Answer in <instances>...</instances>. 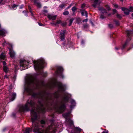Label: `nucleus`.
Wrapping results in <instances>:
<instances>
[{
    "label": "nucleus",
    "instance_id": "1",
    "mask_svg": "<svg viewBox=\"0 0 133 133\" xmlns=\"http://www.w3.org/2000/svg\"><path fill=\"white\" fill-rule=\"evenodd\" d=\"M35 103L34 101L31 99H28L25 105L21 107L19 110L22 112H23L25 111H29L30 108H31L32 109L31 111V121L32 122V128L34 132L38 133H49V130L46 129L45 130H41L38 128V124H35V122L38 119V116L37 113L35 111V110L33 109L35 105Z\"/></svg>",
    "mask_w": 133,
    "mask_h": 133
},
{
    "label": "nucleus",
    "instance_id": "2",
    "mask_svg": "<svg viewBox=\"0 0 133 133\" xmlns=\"http://www.w3.org/2000/svg\"><path fill=\"white\" fill-rule=\"evenodd\" d=\"M58 86V90L60 92H63L66 89V86L60 82H57L56 78H54L50 79V88L55 87L56 86Z\"/></svg>",
    "mask_w": 133,
    "mask_h": 133
},
{
    "label": "nucleus",
    "instance_id": "3",
    "mask_svg": "<svg viewBox=\"0 0 133 133\" xmlns=\"http://www.w3.org/2000/svg\"><path fill=\"white\" fill-rule=\"evenodd\" d=\"M33 63L34 65V67L35 70H39L44 68V66L46 65L44 60L42 59H40L37 61H33Z\"/></svg>",
    "mask_w": 133,
    "mask_h": 133
},
{
    "label": "nucleus",
    "instance_id": "4",
    "mask_svg": "<svg viewBox=\"0 0 133 133\" xmlns=\"http://www.w3.org/2000/svg\"><path fill=\"white\" fill-rule=\"evenodd\" d=\"M32 95V96L34 97H37L41 99L42 101L44 102L45 104L46 105L48 104V103L50 101L49 98L41 92L38 93H33V92Z\"/></svg>",
    "mask_w": 133,
    "mask_h": 133
},
{
    "label": "nucleus",
    "instance_id": "5",
    "mask_svg": "<svg viewBox=\"0 0 133 133\" xmlns=\"http://www.w3.org/2000/svg\"><path fill=\"white\" fill-rule=\"evenodd\" d=\"M27 81L29 84H33L35 86V89H38L40 87V83L39 81L35 80L33 77H29L27 79Z\"/></svg>",
    "mask_w": 133,
    "mask_h": 133
},
{
    "label": "nucleus",
    "instance_id": "6",
    "mask_svg": "<svg viewBox=\"0 0 133 133\" xmlns=\"http://www.w3.org/2000/svg\"><path fill=\"white\" fill-rule=\"evenodd\" d=\"M61 104L62 105L59 107H58L57 104H56L54 105V108L56 112L59 113H63L66 108V105L65 104Z\"/></svg>",
    "mask_w": 133,
    "mask_h": 133
},
{
    "label": "nucleus",
    "instance_id": "7",
    "mask_svg": "<svg viewBox=\"0 0 133 133\" xmlns=\"http://www.w3.org/2000/svg\"><path fill=\"white\" fill-rule=\"evenodd\" d=\"M50 130H52L50 133H55L56 131V128L57 127L56 123L54 119L52 118L50 120Z\"/></svg>",
    "mask_w": 133,
    "mask_h": 133
},
{
    "label": "nucleus",
    "instance_id": "8",
    "mask_svg": "<svg viewBox=\"0 0 133 133\" xmlns=\"http://www.w3.org/2000/svg\"><path fill=\"white\" fill-rule=\"evenodd\" d=\"M29 63V61H26L25 60H21L20 62V66L21 67H22V69L24 70L28 68V64Z\"/></svg>",
    "mask_w": 133,
    "mask_h": 133
},
{
    "label": "nucleus",
    "instance_id": "9",
    "mask_svg": "<svg viewBox=\"0 0 133 133\" xmlns=\"http://www.w3.org/2000/svg\"><path fill=\"white\" fill-rule=\"evenodd\" d=\"M63 71V69L62 67L58 66L56 68V70L55 72V74L56 76L59 75L61 78H63L64 76L62 74V73Z\"/></svg>",
    "mask_w": 133,
    "mask_h": 133
},
{
    "label": "nucleus",
    "instance_id": "10",
    "mask_svg": "<svg viewBox=\"0 0 133 133\" xmlns=\"http://www.w3.org/2000/svg\"><path fill=\"white\" fill-rule=\"evenodd\" d=\"M38 108L36 109V111L38 112H42L44 111L45 108L43 106V104L40 101L38 102Z\"/></svg>",
    "mask_w": 133,
    "mask_h": 133
},
{
    "label": "nucleus",
    "instance_id": "11",
    "mask_svg": "<svg viewBox=\"0 0 133 133\" xmlns=\"http://www.w3.org/2000/svg\"><path fill=\"white\" fill-rule=\"evenodd\" d=\"M31 2L34 3V5L36 6L38 8H41L42 5L39 0H31Z\"/></svg>",
    "mask_w": 133,
    "mask_h": 133
},
{
    "label": "nucleus",
    "instance_id": "12",
    "mask_svg": "<svg viewBox=\"0 0 133 133\" xmlns=\"http://www.w3.org/2000/svg\"><path fill=\"white\" fill-rule=\"evenodd\" d=\"M31 2L34 3V5L36 6L38 8H41L42 5L39 0H31Z\"/></svg>",
    "mask_w": 133,
    "mask_h": 133
},
{
    "label": "nucleus",
    "instance_id": "13",
    "mask_svg": "<svg viewBox=\"0 0 133 133\" xmlns=\"http://www.w3.org/2000/svg\"><path fill=\"white\" fill-rule=\"evenodd\" d=\"M69 98L68 97V95L66 94H65L64 96L63 97L62 99L61 102V104L65 103L68 101Z\"/></svg>",
    "mask_w": 133,
    "mask_h": 133
},
{
    "label": "nucleus",
    "instance_id": "14",
    "mask_svg": "<svg viewBox=\"0 0 133 133\" xmlns=\"http://www.w3.org/2000/svg\"><path fill=\"white\" fill-rule=\"evenodd\" d=\"M121 9L124 11V14L126 15H128L129 14V9L125 7H121Z\"/></svg>",
    "mask_w": 133,
    "mask_h": 133
},
{
    "label": "nucleus",
    "instance_id": "15",
    "mask_svg": "<svg viewBox=\"0 0 133 133\" xmlns=\"http://www.w3.org/2000/svg\"><path fill=\"white\" fill-rule=\"evenodd\" d=\"M51 95L55 98H58L60 96V95L58 91H56Z\"/></svg>",
    "mask_w": 133,
    "mask_h": 133
},
{
    "label": "nucleus",
    "instance_id": "16",
    "mask_svg": "<svg viewBox=\"0 0 133 133\" xmlns=\"http://www.w3.org/2000/svg\"><path fill=\"white\" fill-rule=\"evenodd\" d=\"M9 51L11 57L12 58H14L15 55V53L13 50L11 49H10Z\"/></svg>",
    "mask_w": 133,
    "mask_h": 133
},
{
    "label": "nucleus",
    "instance_id": "17",
    "mask_svg": "<svg viewBox=\"0 0 133 133\" xmlns=\"http://www.w3.org/2000/svg\"><path fill=\"white\" fill-rule=\"evenodd\" d=\"M92 6L94 8H96L99 0H92Z\"/></svg>",
    "mask_w": 133,
    "mask_h": 133
},
{
    "label": "nucleus",
    "instance_id": "18",
    "mask_svg": "<svg viewBox=\"0 0 133 133\" xmlns=\"http://www.w3.org/2000/svg\"><path fill=\"white\" fill-rule=\"evenodd\" d=\"M25 91L30 95H31L32 94L33 92L32 89L29 88V87H27L25 89Z\"/></svg>",
    "mask_w": 133,
    "mask_h": 133
},
{
    "label": "nucleus",
    "instance_id": "19",
    "mask_svg": "<svg viewBox=\"0 0 133 133\" xmlns=\"http://www.w3.org/2000/svg\"><path fill=\"white\" fill-rule=\"evenodd\" d=\"M130 38L126 40L124 44H123L122 45V49H123L127 46L128 44V43L130 41Z\"/></svg>",
    "mask_w": 133,
    "mask_h": 133
},
{
    "label": "nucleus",
    "instance_id": "20",
    "mask_svg": "<svg viewBox=\"0 0 133 133\" xmlns=\"http://www.w3.org/2000/svg\"><path fill=\"white\" fill-rule=\"evenodd\" d=\"M63 33H61L60 35V38L61 40H62L64 39L65 34L66 32V30H63Z\"/></svg>",
    "mask_w": 133,
    "mask_h": 133
},
{
    "label": "nucleus",
    "instance_id": "21",
    "mask_svg": "<svg viewBox=\"0 0 133 133\" xmlns=\"http://www.w3.org/2000/svg\"><path fill=\"white\" fill-rule=\"evenodd\" d=\"M3 71L5 73H7L9 71V69L7 66H3Z\"/></svg>",
    "mask_w": 133,
    "mask_h": 133
},
{
    "label": "nucleus",
    "instance_id": "22",
    "mask_svg": "<svg viewBox=\"0 0 133 133\" xmlns=\"http://www.w3.org/2000/svg\"><path fill=\"white\" fill-rule=\"evenodd\" d=\"M5 31L4 30L2 29L0 30V35L5 36Z\"/></svg>",
    "mask_w": 133,
    "mask_h": 133
},
{
    "label": "nucleus",
    "instance_id": "23",
    "mask_svg": "<svg viewBox=\"0 0 133 133\" xmlns=\"http://www.w3.org/2000/svg\"><path fill=\"white\" fill-rule=\"evenodd\" d=\"M81 11V14L82 16H83L84 15V13H85V16L86 17H87L88 16V14L87 12L85 10H80Z\"/></svg>",
    "mask_w": 133,
    "mask_h": 133
},
{
    "label": "nucleus",
    "instance_id": "24",
    "mask_svg": "<svg viewBox=\"0 0 133 133\" xmlns=\"http://www.w3.org/2000/svg\"><path fill=\"white\" fill-rule=\"evenodd\" d=\"M5 57V54L3 52H2L0 55V58L1 59H4Z\"/></svg>",
    "mask_w": 133,
    "mask_h": 133
},
{
    "label": "nucleus",
    "instance_id": "25",
    "mask_svg": "<svg viewBox=\"0 0 133 133\" xmlns=\"http://www.w3.org/2000/svg\"><path fill=\"white\" fill-rule=\"evenodd\" d=\"M126 33L127 36L129 37L133 33V32L131 31H126Z\"/></svg>",
    "mask_w": 133,
    "mask_h": 133
},
{
    "label": "nucleus",
    "instance_id": "26",
    "mask_svg": "<svg viewBox=\"0 0 133 133\" xmlns=\"http://www.w3.org/2000/svg\"><path fill=\"white\" fill-rule=\"evenodd\" d=\"M43 12H44V14H45V15L46 16L48 15V18L50 19V15H48L47 11L45 10H43Z\"/></svg>",
    "mask_w": 133,
    "mask_h": 133
},
{
    "label": "nucleus",
    "instance_id": "27",
    "mask_svg": "<svg viewBox=\"0 0 133 133\" xmlns=\"http://www.w3.org/2000/svg\"><path fill=\"white\" fill-rule=\"evenodd\" d=\"M16 94L15 93H13L11 95L12 98H11L10 100L11 101H13L15 98L16 96Z\"/></svg>",
    "mask_w": 133,
    "mask_h": 133
},
{
    "label": "nucleus",
    "instance_id": "28",
    "mask_svg": "<svg viewBox=\"0 0 133 133\" xmlns=\"http://www.w3.org/2000/svg\"><path fill=\"white\" fill-rule=\"evenodd\" d=\"M62 23V21L61 20H57L56 22L55 23H52V24H53L54 25H57L58 24H60Z\"/></svg>",
    "mask_w": 133,
    "mask_h": 133
},
{
    "label": "nucleus",
    "instance_id": "29",
    "mask_svg": "<svg viewBox=\"0 0 133 133\" xmlns=\"http://www.w3.org/2000/svg\"><path fill=\"white\" fill-rule=\"evenodd\" d=\"M57 17V15L53 16L52 15H50V19H52V20H55Z\"/></svg>",
    "mask_w": 133,
    "mask_h": 133
},
{
    "label": "nucleus",
    "instance_id": "30",
    "mask_svg": "<svg viewBox=\"0 0 133 133\" xmlns=\"http://www.w3.org/2000/svg\"><path fill=\"white\" fill-rule=\"evenodd\" d=\"M74 20V18H72L70 19L69 21V26H70L71 25L73 21Z\"/></svg>",
    "mask_w": 133,
    "mask_h": 133
},
{
    "label": "nucleus",
    "instance_id": "31",
    "mask_svg": "<svg viewBox=\"0 0 133 133\" xmlns=\"http://www.w3.org/2000/svg\"><path fill=\"white\" fill-rule=\"evenodd\" d=\"M74 130L76 131H78L80 132L81 131L82 129L79 127H76L75 128Z\"/></svg>",
    "mask_w": 133,
    "mask_h": 133
},
{
    "label": "nucleus",
    "instance_id": "32",
    "mask_svg": "<svg viewBox=\"0 0 133 133\" xmlns=\"http://www.w3.org/2000/svg\"><path fill=\"white\" fill-rule=\"evenodd\" d=\"M30 129L29 128H26L25 129V130L24 132V133H29L30 131Z\"/></svg>",
    "mask_w": 133,
    "mask_h": 133
},
{
    "label": "nucleus",
    "instance_id": "33",
    "mask_svg": "<svg viewBox=\"0 0 133 133\" xmlns=\"http://www.w3.org/2000/svg\"><path fill=\"white\" fill-rule=\"evenodd\" d=\"M114 21L115 22L116 25L117 26H119L120 25V23L118 21L114 20Z\"/></svg>",
    "mask_w": 133,
    "mask_h": 133
},
{
    "label": "nucleus",
    "instance_id": "34",
    "mask_svg": "<svg viewBox=\"0 0 133 133\" xmlns=\"http://www.w3.org/2000/svg\"><path fill=\"white\" fill-rule=\"evenodd\" d=\"M116 16H117V17L120 20H121V19H122V16H121V15L118 14H117V15H116Z\"/></svg>",
    "mask_w": 133,
    "mask_h": 133
},
{
    "label": "nucleus",
    "instance_id": "35",
    "mask_svg": "<svg viewBox=\"0 0 133 133\" xmlns=\"http://www.w3.org/2000/svg\"><path fill=\"white\" fill-rule=\"evenodd\" d=\"M69 12L68 11H66L63 13V14L64 15H67L69 14Z\"/></svg>",
    "mask_w": 133,
    "mask_h": 133
},
{
    "label": "nucleus",
    "instance_id": "36",
    "mask_svg": "<svg viewBox=\"0 0 133 133\" xmlns=\"http://www.w3.org/2000/svg\"><path fill=\"white\" fill-rule=\"evenodd\" d=\"M77 9V8L75 6H74L72 8L71 10L73 11V12H75V11H76Z\"/></svg>",
    "mask_w": 133,
    "mask_h": 133
},
{
    "label": "nucleus",
    "instance_id": "37",
    "mask_svg": "<svg viewBox=\"0 0 133 133\" xmlns=\"http://www.w3.org/2000/svg\"><path fill=\"white\" fill-rule=\"evenodd\" d=\"M68 122L70 124V125H73V121L71 120L70 119H68Z\"/></svg>",
    "mask_w": 133,
    "mask_h": 133
},
{
    "label": "nucleus",
    "instance_id": "38",
    "mask_svg": "<svg viewBox=\"0 0 133 133\" xmlns=\"http://www.w3.org/2000/svg\"><path fill=\"white\" fill-rule=\"evenodd\" d=\"M65 4L63 3L59 6V7L61 9H63V8L65 7Z\"/></svg>",
    "mask_w": 133,
    "mask_h": 133
},
{
    "label": "nucleus",
    "instance_id": "39",
    "mask_svg": "<svg viewBox=\"0 0 133 133\" xmlns=\"http://www.w3.org/2000/svg\"><path fill=\"white\" fill-rule=\"evenodd\" d=\"M105 7L108 11H109L111 10V9L110 8V7L108 5H105Z\"/></svg>",
    "mask_w": 133,
    "mask_h": 133
},
{
    "label": "nucleus",
    "instance_id": "40",
    "mask_svg": "<svg viewBox=\"0 0 133 133\" xmlns=\"http://www.w3.org/2000/svg\"><path fill=\"white\" fill-rule=\"evenodd\" d=\"M28 11L26 10H24L23 11V13L25 14V15L26 16H28Z\"/></svg>",
    "mask_w": 133,
    "mask_h": 133
},
{
    "label": "nucleus",
    "instance_id": "41",
    "mask_svg": "<svg viewBox=\"0 0 133 133\" xmlns=\"http://www.w3.org/2000/svg\"><path fill=\"white\" fill-rule=\"evenodd\" d=\"M101 12L103 14L104 13H107V10L104 8H103L102 10V11H101Z\"/></svg>",
    "mask_w": 133,
    "mask_h": 133
},
{
    "label": "nucleus",
    "instance_id": "42",
    "mask_svg": "<svg viewBox=\"0 0 133 133\" xmlns=\"http://www.w3.org/2000/svg\"><path fill=\"white\" fill-rule=\"evenodd\" d=\"M129 12L133 11V7L130 6V7L129 9Z\"/></svg>",
    "mask_w": 133,
    "mask_h": 133
},
{
    "label": "nucleus",
    "instance_id": "43",
    "mask_svg": "<svg viewBox=\"0 0 133 133\" xmlns=\"http://www.w3.org/2000/svg\"><path fill=\"white\" fill-rule=\"evenodd\" d=\"M85 3L82 4L81 5V8L83 9L85 6Z\"/></svg>",
    "mask_w": 133,
    "mask_h": 133
},
{
    "label": "nucleus",
    "instance_id": "44",
    "mask_svg": "<svg viewBox=\"0 0 133 133\" xmlns=\"http://www.w3.org/2000/svg\"><path fill=\"white\" fill-rule=\"evenodd\" d=\"M112 10L113 12V14H114L115 13H117V11L115 9H113Z\"/></svg>",
    "mask_w": 133,
    "mask_h": 133
},
{
    "label": "nucleus",
    "instance_id": "45",
    "mask_svg": "<svg viewBox=\"0 0 133 133\" xmlns=\"http://www.w3.org/2000/svg\"><path fill=\"white\" fill-rule=\"evenodd\" d=\"M28 9H29L30 12H31L32 11V10L31 9V7L30 6H28Z\"/></svg>",
    "mask_w": 133,
    "mask_h": 133
},
{
    "label": "nucleus",
    "instance_id": "46",
    "mask_svg": "<svg viewBox=\"0 0 133 133\" xmlns=\"http://www.w3.org/2000/svg\"><path fill=\"white\" fill-rule=\"evenodd\" d=\"M41 123V124H44L45 123V121L43 120H42L40 121Z\"/></svg>",
    "mask_w": 133,
    "mask_h": 133
},
{
    "label": "nucleus",
    "instance_id": "47",
    "mask_svg": "<svg viewBox=\"0 0 133 133\" xmlns=\"http://www.w3.org/2000/svg\"><path fill=\"white\" fill-rule=\"evenodd\" d=\"M133 47V44L131 45V46L127 50V51H129L131 48Z\"/></svg>",
    "mask_w": 133,
    "mask_h": 133
},
{
    "label": "nucleus",
    "instance_id": "48",
    "mask_svg": "<svg viewBox=\"0 0 133 133\" xmlns=\"http://www.w3.org/2000/svg\"><path fill=\"white\" fill-rule=\"evenodd\" d=\"M71 104H73V106H75V103L74 101H72L71 102Z\"/></svg>",
    "mask_w": 133,
    "mask_h": 133
},
{
    "label": "nucleus",
    "instance_id": "49",
    "mask_svg": "<svg viewBox=\"0 0 133 133\" xmlns=\"http://www.w3.org/2000/svg\"><path fill=\"white\" fill-rule=\"evenodd\" d=\"M3 64V66H6V63L5 61H3L2 62Z\"/></svg>",
    "mask_w": 133,
    "mask_h": 133
},
{
    "label": "nucleus",
    "instance_id": "50",
    "mask_svg": "<svg viewBox=\"0 0 133 133\" xmlns=\"http://www.w3.org/2000/svg\"><path fill=\"white\" fill-rule=\"evenodd\" d=\"M66 24V23H63L61 24V25L63 26H65Z\"/></svg>",
    "mask_w": 133,
    "mask_h": 133
},
{
    "label": "nucleus",
    "instance_id": "51",
    "mask_svg": "<svg viewBox=\"0 0 133 133\" xmlns=\"http://www.w3.org/2000/svg\"><path fill=\"white\" fill-rule=\"evenodd\" d=\"M76 21L78 22V23H79L81 22V20L80 18H78L77 19Z\"/></svg>",
    "mask_w": 133,
    "mask_h": 133
},
{
    "label": "nucleus",
    "instance_id": "52",
    "mask_svg": "<svg viewBox=\"0 0 133 133\" xmlns=\"http://www.w3.org/2000/svg\"><path fill=\"white\" fill-rule=\"evenodd\" d=\"M104 8L102 7H99L98 8V10L101 12Z\"/></svg>",
    "mask_w": 133,
    "mask_h": 133
},
{
    "label": "nucleus",
    "instance_id": "53",
    "mask_svg": "<svg viewBox=\"0 0 133 133\" xmlns=\"http://www.w3.org/2000/svg\"><path fill=\"white\" fill-rule=\"evenodd\" d=\"M38 24L39 25L41 26H43L44 25V24H42L41 22H39L38 23Z\"/></svg>",
    "mask_w": 133,
    "mask_h": 133
},
{
    "label": "nucleus",
    "instance_id": "54",
    "mask_svg": "<svg viewBox=\"0 0 133 133\" xmlns=\"http://www.w3.org/2000/svg\"><path fill=\"white\" fill-rule=\"evenodd\" d=\"M109 26L110 28H112L113 27V26L112 24H109Z\"/></svg>",
    "mask_w": 133,
    "mask_h": 133
},
{
    "label": "nucleus",
    "instance_id": "55",
    "mask_svg": "<svg viewBox=\"0 0 133 133\" xmlns=\"http://www.w3.org/2000/svg\"><path fill=\"white\" fill-rule=\"evenodd\" d=\"M72 4H70L69 6H68L67 8L66 9H69L70 8V7L72 6Z\"/></svg>",
    "mask_w": 133,
    "mask_h": 133
},
{
    "label": "nucleus",
    "instance_id": "56",
    "mask_svg": "<svg viewBox=\"0 0 133 133\" xmlns=\"http://www.w3.org/2000/svg\"><path fill=\"white\" fill-rule=\"evenodd\" d=\"M18 5H16L15 4H14L13 6H12V8L13 9H14L15 7H16V6H17Z\"/></svg>",
    "mask_w": 133,
    "mask_h": 133
},
{
    "label": "nucleus",
    "instance_id": "57",
    "mask_svg": "<svg viewBox=\"0 0 133 133\" xmlns=\"http://www.w3.org/2000/svg\"><path fill=\"white\" fill-rule=\"evenodd\" d=\"M114 6H115L116 8H118V5L117 4H113Z\"/></svg>",
    "mask_w": 133,
    "mask_h": 133
},
{
    "label": "nucleus",
    "instance_id": "58",
    "mask_svg": "<svg viewBox=\"0 0 133 133\" xmlns=\"http://www.w3.org/2000/svg\"><path fill=\"white\" fill-rule=\"evenodd\" d=\"M68 116V114H66L64 115V116L65 118H66Z\"/></svg>",
    "mask_w": 133,
    "mask_h": 133
},
{
    "label": "nucleus",
    "instance_id": "59",
    "mask_svg": "<svg viewBox=\"0 0 133 133\" xmlns=\"http://www.w3.org/2000/svg\"><path fill=\"white\" fill-rule=\"evenodd\" d=\"M18 67V65H15V70H17V68Z\"/></svg>",
    "mask_w": 133,
    "mask_h": 133
},
{
    "label": "nucleus",
    "instance_id": "60",
    "mask_svg": "<svg viewBox=\"0 0 133 133\" xmlns=\"http://www.w3.org/2000/svg\"><path fill=\"white\" fill-rule=\"evenodd\" d=\"M100 17L102 19H103L104 18V16L103 15H101Z\"/></svg>",
    "mask_w": 133,
    "mask_h": 133
},
{
    "label": "nucleus",
    "instance_id": "61",
    "mask_svg": "<svg viewBox=\"0 0 133 133\" xmlns=\"http://www.w3.org/2000/svg\"><path fill=\"white\" fill-rule=\"evenodd\" d=\"M88 20V19H84L82 21L83 22H87V21Z\"/></svg>",
    "mask_w": 133,
    "mask_h": 133
},
{
    "label": "nucleus",
    "instance_id": "62",
    "mask_svg": "<svg viewBox=\"0 0 133 133\" xmlns=\"http://www.w3.org/2000/svg\"><path fill=\"white\" fill-rule=\"evenodd\" d=\"M108 131H103L102 133H108Z\"/></svg>",
    "mask_w": 133,
    "mask_h": 133
},
{
    "label": "nucleus",
    "instance_id": "63",
    "mask_svg": "<svg viewBox=\"0 0 133 133\" xmlns=\"http://www.w3.org/2000/svg\"><path fill=\"white\" fill-rule=\"evenodd\" d=\"M8 78V76L6 75H5L4 76V78H7V79Z\"/></svg>",
    "mask_w": 133,
    "mask_h": 133
},
{
    "label": "nucleus",
    "instance_id": "64",
    "mask_svg": "<svg viewBox=\"0 0 133 133\" xmlns=\"http://www.w3.org/2000/svg\"><path fill=\"white\" fill-rule=\"evenodd\" d=\"M88 26V25L87 24H85L84 25V28H86Z\"/></svg>",
    "mask_w": 133,
    "mask_h": 133
}]
</instances>
